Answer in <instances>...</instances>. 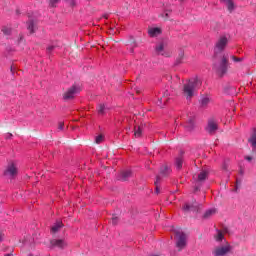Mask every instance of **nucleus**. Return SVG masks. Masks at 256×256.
I'll list each match as a JSON object with an SVG mask.
<instances>
[{
  "mask_svg": "<svg viewBox=\"0 0 256 256\" xmlns=\"http://www.w3.org/2000/svg\"><path fill=\"white\" fill-rule=\"evenodd\" d=\"M17 166H15V163L11 162L8 164L7 168L5 169L3 176L9 177L10 179H15L17 177Z\"/></svg>",
  "mask_w": 256,
  "mask_h": 256,
  "instance_id": "nucleus-8",
  "label": "nucleus"
},
{
  "mask_svg": "<svg viewBox=\"0 0 256 256\" xmlns=\"http://www.w3.org/2000/svg\"><path fill=\"white\" fill-rule=\"evenodd\" d=\"M229 251H231V246H222L220 248H216L212 253L214 256H226Z\"/></svg>",
  "mask_w": 256,
  "mask_h": 256,
  "instance_id": "nucleus-10",
  "label": "nucleus"
},
{
  "mask_svg": "<svg viewBox=\"0 0 256 256\" xmlns=\"http://www.w3.org/2000/svg\"><path fill=\"white\" fill-rule=\"evenodd\" d=\"M16 15H21V11H19V9L16 10Z\"/></svg>",
  "mask_w": 256,
  "mask_h": 256,
  "instance_id": "nucleus-47",
  "label": "nucleus"
},
{
  "mask_svg": "<svg viewBox=\"0 0 256 256\" xmlns=\"http://www.w3.org/2000/svg\"><path fill=\"white\" fill-rule=\"evenodd\" d=\"M227 43H229V39L226 38V36H221L214 49V57H217L219 53H222V51H225V47H227Z\"/></svg>",
  "mask_w": 256,
  "mask_h": 256,
  "instance_id": "nucleus-7",
  "label": "nucleus"
},
{
  "mask_svg": "<svg viewBox=\"0 0 256 256\" xmlns=\"http://www.w3.org/2000/svg\"><path fill=\"white\" fill-rule=\"evenodd\" d=\"M134 135L135 137H141L143 130L141 129V126H135L134 127Z\"/></svg>",
  "mask_w": 256,
  "mask_h": 256,
  "instance_id": "nucleus-27",
  "label": "nucleus"
},
{
  "mask_svg": "<svg viewBox=\"0 0 256 256\" xmlns=\"http://www.w3.org/2000/svg\"><path fill=\"white\" fill-rule=\"evenodd\" d=\"M61 0H50L51 7H55L57 3H59Z\"/></svg>",
  "mask_w": 256,
  "mask_h": 256,
  "instance_id": "nucleus-38",
  "label": "nucleus"
},
{
  "mask_svg": "<svg viewBox=\"0 0 256 256\" xmlns=\"http://www.w3.org/2000/svg\"><path fill=\"white\" fill-rule=\"evenodd\" d=\"M206 105H209V98L204 97L201 99V106L206 107Z\"/></svg>",
  "mask_w": 256,
  "mask_h": 256,
  "instance_id": "nucleus-31",
  "label": "nucleus"
},
{
  "mask_svg": "<svg viewBox=\"0 0 256 256\" xmlns=\"http://www.w3.org/2000/svg\"><path fill=\"white\" fill-rule=\"evenodd\" d=\"M62 227H63V222L56 221V223L52 226L51 231L52 233H57L59 229H62Z\"/></svg>",
  "mask_w": 256,
  "mask_h": 256,
  "instance_id": "nucleus-22",
  "label": "nucleus"
},
{
  "mask_svg": "<svg viewBox=\"0 0 256 256\" xmlns=\"http://www.w3.org/2000/svg\"><path fill=\"white\" fill-rule=\"evenodd\" d=\"M56 48H57V46L50 45L47 47L46 51H47V53H53V51H55Z\"/></svg>",
  "mask_w": 256,
  "mask_h": 256,
  "instance_id": "nucleus-33",
  "label": "nucleus"
},
{
  "mask_svg": "<svg viewBox=\"0 0 256 256\" xmlns=\"http://www.w3.org/2000/svg\"><path fill=\"white\" fill-rule=\"evenodd\" d=\"M222 169H223L224 171H227V163H224V164H223Z\"/></svg>",
  "mask_w": 256,
  "mask_h": 256,
  "instance_id": "nucleus-42",
  "label": "nucleus"
},
{
  "mask_svg": "<svg viewBox=\"0 0 256 256\" xmlns=\"http://www.w3.org/2000/svg\"><path fill=\"white\" fill-rule=\"evenodd\" d=\"M103 138H104V136L100 134V135L96 136L95 142H96L97 144L103 143Z\"/></svg>",
  "mask_w": 256,
  "mask_h": 256,
  "instance_id": "nucleus-34",
  "label": "nucleus"
},
{
  "mask_svg": "<svg viewBox=\"0 0 256 256\" xmlns=\"http://www.w3.org/2000/svg\"><path fill=\"white\" fill-rule=\"evenodd\" d=\"M212 69L216 71L218 77H225L229 69V54H223L220 64L214 63Z\"/></svg>",
  "mask_w": 256,
  "mask_h": 256,
  "instance_id": "nucleus-2",
  "label": "nucleus"
},
{
  "mask_svg": "<svg viewBox=\"0 0 256 256\" xmlns=\"http://www.w3.org/2000/svg\"><path fill=\"white\" fill-rule=\"evenodd\" d=\"M35 20L33 18H29V20L27 21V29L28 31H30V34L35 33Z\"/></svg>",
  "mask_w": 256,
  "mask_h": 256,
  "instance_id": "nucleus-18",
  "label": "nucleus"
},
{
  "mask_svg": "<svg viewBox=\"0 0 256 256\" xmlns=\"http://www.w3.org/2000/svg\"><path fill=\"white\" fill-rule=\"evenodd\" d=\"M10 71H11L12 75H14L15 72L13 71V66L10 67Z\"/></svg>",
  "mask_w": 256,
  "mask_h": 256,
  "instance_id": "nucleus-48",
  "label": "nucleus"
},
{
  "mask_svg": "<svg viewBox=\"0 0 256 256\" xmlns=\"http://www.w3.org/2000/svg\"><path fill=\"white\" fill-rule=\"evenodd\" d=\"M148 35L150 37H157V35H161V30L160 28H150L148 30Z\"/></svg>",
  "mask_w": 256,
  "mask_h": 256,
  "instance_id": "nucleus-20",
  "label": "nucleus"
},
{
  "mask_svg": "<svg viewBox=\"0 0 256 256\" xmlns=\"http://www.w3.org/2000/svg\"><path fill=\"white\" fill-rule=\"evenodd\" d=\"M2 241H3V235L0 234V243H2Z\"/></svg>",
  "mask_w": 256,
  "mask_h": 256,
  "instance_id": "nucleus-49",
  "label": "nucleus"
},
{
  "mask_svg": "<svg viewBox=\"0 0 256 256\" xmlns=\"http://www.w3.org/2000/svg\"><path fill=\"white\" fill-rule=\"evenodd\" d=\"M171 174V168H169V166L164 165L162 167H160V174L157 175V177H168Z\"/></svg>",
  "mask_w": 256,
  "mask_h": 256,
  "instance_id": "nucleus-15",
  "label": "nucleus"
},
{
  "mask_svg": "<svg viewBox=\"0 0 256 256\" xmlns=\"http://www.w3.org/2000/svg\"><path fill=\"white\" fill-rule=\"evenodd\" d=\"M244 159L246 161H253V157H251V156H245Z\"/></svg>",
  "mask_w": 256,
  "mask_h": 256,
  "instance_id": "nucleus-41",
  "label": "nucleus"
},
{
  "mask_svg": "<svg viewBox=\"0 0 256 256\" xmlns=\"http://www.w3.org/2000/svg\"><path fill=\"white\" fill-rule=\"evenodd\" d=\"M175 166L178 171H181V169H183V157L175 158Z\"/></svg>",
  "mask_w": 256,
  "mask_h": 256,
  "instance_id": "nucleus-21",
  "label": "nucleus"
},
{
  "mask_svg": "<svg viewBox=\"0 0 256 256\" xmlns=\"http://www.w3.org/2000/svg\"><path fill=\"white\" fill-rule=\"evenodd\" d=\"M50 247L51 249L58 247V249H65L67 247V242L63 239H52L50 241Z\"/></svg>",
  "mask_w": 256,
  "mask_h": 256,
  "instance_id": "nucleus-9",
  "label": "nucleus"
},
{
  "mask_svg": "<svg viewBox=\"0 0 256 256\" xmlns=\"http://www.w3.org/2000/svg\"><path fill=\"white\" fill-rule=\"evenodd\" d=\"M132 176L133 172L131 170H124L118 175V181H129Z\"/></svg>",
  "mask_w": 256,
  "mask_h": 256,
  "instance_id": "nucleus-12",
  "label": "nucleus"
},
{
  "mask_svg": "<svg viewBox=\"0 0 256 256\" xmlns=\"http://www.w3.org/2000/svg\"><path fill=\"white\" fill-rule=\"evenodd\" d=\"M183 155H185V151L181 150L180 151V157H183Z\"/></svg>",
  "mask_w": 256,
  "mask_h": 256,
  "instance_id": "nucleus-45",
  "label": "nucleus"
},
{
  "mask_svg": "<svg viewBox=\"0 0 256 256\" xmlns=\"http://www.w3.org/2000/svg\"><path fill=\"white\" fill-rule=\"evenodd\" d=\"M58 129H60V131H62V129H63V123H60V124H59Z\"/></svg>",
  "mask_w": 256,
  "mask_h": 256,
  "instance_id": "nucleus-44",
  "label": "nucleus"
},
{
  "mask_svg": "<svg viewBox=\"0 0 256 256\" xmlns=\"http://www.w3.org/2000/svg\"><path fill=\"white\" fill-rule=\"evenodd\" d=\"M165 97H169V91L168 90H166L164 92L163 98L159 99V103H167V99H165Z\"/></svg>",
  "mask_w": 256,
  "mask_h": 256,
  "instance_id": "nucleus-30",
  "label": "nucleus"
},
{
  "mask_svg": "<svg viewBox=\"0 0 256 256\" xmlns=\"http://www.w3.org/2000/svg\"><path fill=\"white\" fill-rule=\"evenodd\" d=\"M225 95H237V89L235 86H231L230 84H226L223 88Z\"/></svg>",
  "mask_w": 256,
  "mask_h": 256,
  "instance_id": "nucleus-14",
  "label": "nucleus"
},
{
  "mask_svg": "<svg viewBox=\"0 0 256 256\" xmlns=\"http://www.w3.org/2000/svg\"><path fill=\"white\" fill-rule=\"evenodd\" d=\"M184 129H186L187 131H189L191 133V131H195V117L192 116L190 117L185 125H184Z\"/></svg>",
  "mask_w": 256,
  "mask_h": 256,
  "instance_id": "nucleus-13",
  "label": "nucleus"
},
{
  "mask_svg": "<svg viewBox=\"0 0 256 256\" xmlns=\"http://www.w3.org/2000/svg\"><path fill=\"white\" fill-rule=\"evenodd\" d=\"M164 49H165V45L163 43H160L155 47L156 53H161V51H163Z\"/></svg>",
  "mask_w": 256,
  "mask_h": 256,
  "instance_id": "nucleus-29",
  "label": "nucleus"
},
{
  "mask_svg": "<svg viewBox=\"0 0 256 256\" xmlns=\"http://www.w3.org/2000/svg\"><path fill=\"white\" fill-rule=\"evenodd\" d=\"M159 183H161V176H156V181L154 182V185L156 187V189H155L156 195H159V193H160Z\"/></svg>",
  "mask_w": 256,
  "mask_h": 256,
  "instance_id": "nucleus-23",
  "label": "nucleus"
},
{
  "mask_svg": "<svg viewBox=\"0 0 256 256\" xmlns=\"http://www.w3.org/2000/svg\"><path fill=\"white\" fill-rule=\"evenodd\" d=\"M251 143L253 149H256V131L252 134L251 138L248 140Z\"/></svg>",
  "mask_w": 256,
  "mask_h": 256,
  "instance_id": "nucleus-24",
  "label": "nucleus"
},
{
  "mask_svg": "<svg viewBox=\"0 0 256 256\" xmlns=\"http://www.w3.org/2000/svg\"><path fill=\"white\" fill-rule=\"evenodd\" d=\"M176 247L179 249V251H182V249H185L187 247V234L185 232L176 231Z\"/></svg>",
  "mask_w": 256,
  "mask_h": 256,
  "instance_id": "nucleus-5",
  "label": "nucleus"
},
{
  "mask_svg": "<svg viewBox=\"0 0 256 256\" xmlns=\"http://www.w3.org/2000/svg\"><path fill=\"white\" fill-rule=\"evenodd\" d=\"M225 239V236H223V232L220 230H217V236H216V241L221 242Z\"/></svg>",
  "mask_w": 256,
  "mask_h": 256,
  "instance_id": "nucleus-28",
  "label": "nucleus"
},
{
  "mask_svg": "<svg viewBox=\"0 0 256 256\" xmlns=\"http://www.w3.org/2000/svg\"><path fill=\"white\" fill-rule=\"evenodd\" d=\"M239 187H241V180H236V187H235V191H237V189H239Z\"/></svg>",
  "mask_w": 256,
  "mask_h": 256,
  "instance_id": "nucleus-39",
  "label": "nucleus"
},
{
  "mask_svg": "<svg viewBox=\"0 0 256 256\" xmlns=\"http://www.w3.org/2000/svg\"><path fill=\"white\" fill-rule=\"evenodd\" d=\"M245 171L243 169H240V175H244Z\"/></svg>",
  "mask_w": 256,
  "mask_h": 256,
  "instance_id": "nucleus-46",
  "label": "nucleus"
},
{
  "mask_svg": "<svg viewBox=\"0 0 256 256\" xmlns=\"http://www.w3.org/2000/svg\"><path fill=\"white\" fill-rule=\"evenodd\" d=\"M183 1H185V0H180L181 3H183Z\"/></svg>",
  "mask_w": 256,
  "mask_h": 256,
  "instance_id": "nucleus-51",
  "label": "nucleus"
},
{
  "mask_svg": "<svg viewBox=\"0 0 256 256\" xmlns=\"http://www.w3.org/2000/svg\"><path fill=\"white\" fill-rule=\"evenodd\" d=\"M184 57H185V52H183V50H180L174 62V67H178V65H181V63H183Z\"/></svg>",
  "mask_w": 256,
  "mask_h": 256,
  "instance_id": "nucleus-17",
  "label": "nucleus"
},
{
  "mask_svg": "<svg viewBox=\"0 0 256 256\" xmlns=\"http://www.w3.org/2000/svg\"><path fill=\"white\" fill-rule=\"evenodd\" d=\"M209 177V170H201V172L198 174L197 178L194 179V193H197L198 191H201V187H203V183L207 181V178Z\"/></svg>",
  "mask_w": 256,
  "mask_h": 256,
  "instance_id": "nucleus-4",
  "label": "nucleus"
},
{
  "mask_svg": "<svg viewBox=\"0 0 256 256\" xmlns=\"http://www.w3.org/2000/svg\"><path fill=\"white\" fill-rule=\"evenodd\" d=\"M2 32L4 33V35H11V29L10 28L4 27L2 29Z\"/></svg>",
  "mask_w": 256,
  "mask_h": 256,
  "instance_id": "nucleus-36",
  "label": "nucleus"
},
{
  "mask_svg": "<svg viewBox=\"0 0 256 256\" xmlns=\"http://www.w3.org/2000/svg\"><path fill=\"white\" fill-rule=\"evenodd\" d=\"M81 93V86L79 85H72L64 94L63 99L64 101H69L71 99H75V95H79Z\"/></svg>",
  "mask_w": 256,
  "mask_h": 256,
  "instance_id": "nucleus-6",
  "label": "nucleus"
},
{
  "mask_svg": "<svg viewBox=\"0 0 256 256\" xmlns=\"http://www.w3.org/2000/svg\"><path fill=\"white\" fill-rule=\"evenodd\" d=\"M202 84L203 82H201V80L197 76L190 78L188 82L184 84L183 91L184 94L186 95L187 101L192 99L193 95H195V90L201 87Z\"/></svg>",
  "mask_w": 256,
  "mask_h": 256,
  "instance_id": "nucleus-1",
  "label": "nucleus"
},
{
  "mask_svg": "<svg viewBox=\"0 0 256 256\" xmlns=\"http://www.w3.org/2000/svg\"><path fill=\"white\" fill-rule=\"evenodd\" d=\"M107 109H109V108H107L105 106V104H99V106H98L99 115H105V111H107Z\"/></svg>",
  "mask_w": 256,
  "mask_h": 256,
  "instance_id": "nucleus-25",
  "label": "nucleus"
},
{
  "mask_svg": "<svg viewBox=\"0 0 256 256\" xmlns=\"http://www.w3.org/2000/svg\"><path fill=\"white\" fill-rule=\"evenodd\" d=\"M220 1L221 3H224L226 5L229 13H231L232 11H235V2H233V0H220Z\"/></svg>",
  "mask_w": 256,
  "mask_h": 256,
  "instance_id": "nucleus-16",
  "label": "nucleus"
},
{
  "mask_svg": "<svg viewBox=\"0 0 256 256\" xmlns=\"http://www.w3.org/2000/svg\"><path fill=\"white\" fill-rule=\"evenodd\" d=\"M11 137H13V134H11V133H7L5 135V139H11Z\"/></svg>",
  "mask_w": 256,
  "mask_h": 256,
  "instance_id": "nucleus-40",
  "label": "nucleus"
},
{
  "mask_svg": "<svg viewBox=\"0 0 256 256\" xmlns=\"http://www.w3.org/2000/svg\"><path fill=\"white\" fill-rule=\"evenodd\" d=\"M171 9L170 8H165L164 12L161 14V17L164 19H169V16L171 15Z\"/></svg>",
  "mask_w": 256,
  "mask_h": 256,
  "instance_id": "nucleus-26",
  "label": "nucleus"
},
{
  "mask_svg": "<svg viewBox=\"0 0 256 256\" xmlns=\"http://www.w3.org/2000/svg\"><path fill=\"white\" fill-rule=\"evenodd\" d=\"M231 59L234 61V63H241V61H243V57L239 58L237 56H231Z\"/></svg>",
  "mask_w": 256,
  "mask_h": 256,
  "instance_id": "nucleus-32",
  "label": "nucleus"
},
{
  "mask_svg": "<svg viewBox=\"0 0 256 256\" xmlns=\"http://www.w3.org/2000/svg\"><path fill=\"white\" fill-rule=\"evenodd\" d=\"M119 224V217L113 215L112 217V225H118Z\"/></svg>",
  "mask_w": 256,
  "mask_h": 256,
  "instance_id": "nucleus-35",
  "label": "nucleus"
},
{
  "mask_svg": "<svg viewBox=\"0 0 256 256\" xmlns=\"http://www.w3.org/2000/svg\"><path fill=\"white\" fill-rule=\"evenodd\" d=\"M223 231H224V233H229V228L224 227V228H223Z\"/></svg>",
  "mask_w": 256,
  "mask_h": 256,
  "instance_id": "nucleus-43",
  "label": "nucleus"
},
{
  "mask_svg": "<svg viewBox=\"0 0 256 256\" xmlns=\"http://www.w3.org/2000/svg\"><path fill=\"white\" fill-rule=\"evenodd\" d=\"M66 3H68L70 7H75V0H66Z\"/></svg>",
  "mask_w": 256,
  "mask_h": 256,
  "instance_id": "nucleus-37",
  "label": "nucleus"
},
{
  "mask_svg": "<svg viewBox=\"0 0 256 256\" xmlns=\"http://www.w3.org/2000/svg\"><path fill=\"white\" fill-rule=\"evenodd\" d=\"M217 129H219L217 123H215L213 120L208 121L206 131L209 133V135H215V131H217Z\"/></svg>",
  "mask_w": 256,
  "mask_h": 256,
  "instance_id": "nucleus-11",
  "label": "nucleus"
},
{
  "mask_svg": "<svg viewBox=\"0 0 256 256\" xmlns=\"http://www.w3.org/2000/svg\"><path fill=\"white\" fill-rule=\"evenodd\" d=\"M182 211H184V213H196L197 215L201 213V204H199L197 200L192 199L183 204Z\"/></svg>",
  "mask_w": 256,
  "mask_h": 256,
  "instance_id": "nucleus-3",
  "label": "nucleus"
},
{
  "mask_svg": "<svg viewBox=\"0 0 256 256\" xmlns=\"http://www.w3.org/2000/svg\"><path fill=\"white\" fill-rule=\"evenodd\" d=\"M216 210L215 209H208L204 212L202 219H211V217H213V215H215Z\"/></svg>",
  "mask_w": 256,
  "mask_h": 256,
  "instance_id": "nucleus-19",
  "label": "nucleus"
},
{
  "mask_svg": "<svg viewBox=\"0 0 256 256\" xmlns=\"http://www.w3.org/2000/svg\"><path fill=\"white\" fill-rule=\"evenodd\" d=\"M4 256H13V253L5 254Z\"/></svg>",
  "mask_w": 256,
  "mask_h": 256,
  "instance_id": "nucleus-50",
  "label": "nucleus"
}]
</instances>
